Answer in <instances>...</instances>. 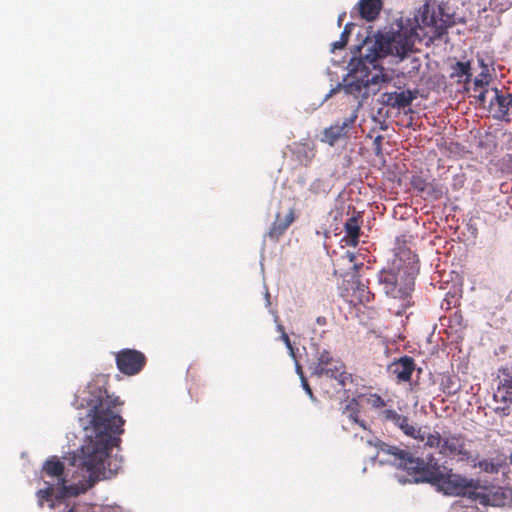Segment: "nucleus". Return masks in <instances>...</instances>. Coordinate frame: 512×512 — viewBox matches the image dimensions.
<instances>
[{"label": "nucleus", "mask_w": 512, "mask_h": 512, "mask_svg": "<svg viewBox=\"0 0 512 512\" xmlns=\"http://www.w3.org/2000/svg\"><path fill=\"white\" fill-rule=\"evenodd\" d=\"M408 261L401 265L402 258L395 259L390 269H383L378 274V283L389 298L398 301L390 307V311L402 316L408 308L414 305L412 292L415 285V258L410 250L403 252Z\"/></svg>", "instance_id": "7ed1b4c3"}, {"label": "nucleus", "mask_w": 512, "mask_h": 512, "mask_svg": "<svg viewBox=\"0 0 512 512\" xmlns=\"http://www.w3.org/2000/svg\"><path fill=\"white\" fill-rule=\"evenodd\" d=\"M68 512H74L73 508L69 509Z\"/></svg>", "instance_id": "ea45409f"}, {"label": "nucleus", "mask_w": 512, "mask_h": 512, "mask_svg": "<svg viewBox=\"0 0 512 512\" xmlns=\"http://www.w3.org/2000/svg\"><path fill=\"white\" fill-rule=\"evenodd\" d=\"M425 446L429 448H436L439 451L442 449L443 437L438 431H434L433 433L425 432Z\"/></svg>", "instance_id": "393cba45"}, {"label": "nucleus", "mask_w": 512, "mask_h": 512, "mask_svg": "<svg viewBox=\"0 0 512 512\" xmlns=\"http://www.w3.org/2000/svg\"><path fill=\"white\" fill-rule=\"evenodd\" d=\"M295 220L294 209H290L289 212L282 218L280 214L276 215L275 221L272 223L269 230V237L272 239H278L282 236L289 226Z\"/></svg>", "instance_id": "dca6fc26"}, {"label": "nucleus", "mask_w": 512, "mask_h": 512, "mask_svg": "<svg viewBox=\"0 0 512 512\" xmlns=\"http://www.w3.org/2000/svg\"><path fill=\"white\" fill-rule=\"evenodd\" d=\"M446 193L447 188L444 185L432 181L427 184L426 190L422 194V197L438 200L442 198Z\"/></svg>", "instance_id": "aec40b11"}, {"label": "nucleus", "mask_w": 512, "mask_h": 512, "mask_svg": "<svg viewBox=\"0 0 512 512\" xmlns=\"http://www.w3.org/2000/svg\"><path fill=\"white\" fill-rule=\"evenodd\" d=\"M344 16H345V14L339 16V18H338V25L339 26H341Z\"/></svg>", "instance_id": "e433bc0d"}, {"label": "nucleus", "mask_w": 512, "mask_h": 512, "mask_svg": "<svg viewBox=\"0 0 512 512\" xmlns=\"http://www.w3.org/2000/svg\"><path fill=\"white\" fill-rule=\"evenodd\" d=\"M359 216L350 217L345 225V232L347 236L356 244L360 235Z\"/></svg>", "instance_id": "5701e85b"}, {"label": "nucleus", "mask_w": 512, "mask_h": 512, "mask_svg": "<svg viewBox=\"0 0 512 512\" xmlns=\"http://www.w3.org/2000/svg\"><path fill=\"white\" fill-rule=\"evenodd\" d=\"M414 63H416V64H417V68L420 66V64H419V60H418V59H414Z\"/></svg>", "instance_id": "4c0bfd02"}, {"label": "nucleus", "mask_w": 512, "mask_h": 512, "mask_svg": "<svg viewBox=\"0 0 512 512\" xmlns=\"http://www.w3.org/2000/svg\"><path fill=\"white\" fill-rule=\"evenodd\" d=\"M410 183L412 188L422 196L429 182L426 181L422 176L414 175L412 176Z\"/></svg>", "instance_id": "cd10ccee"}, {"label": "nucleus", "mask_w": 512, "mask_h": 512, "mask_svg": "<svg viewBox=\"0 0 512 512\" xmlns=\"http://www.w3.org/2000/svg\"><path fill=\"white\" fill-rule=\"evenodd\" d=\"M352 295L361 304L369 303L374 298V295L370 292L369 288L359 281L355 283Z\"/></svg>", "instance_id": "412c9836"}, {"label": "nucleus", "mask_w": 512, "mask_h": 512, "mask_svg": "<svg viewBox=\"0 0 512 512\" xmlns=\"http://www.w3.org/2000/svg\"><path fill=\"white\" fill-rule=\"evenodd\" d=\"M296 372L300 376V379H302V376H304V373H303L301 365L298 362H296Z\"/></svg>", "instance_id": "473e14b6"}, {"label": "nucleus", "mask_w": 512, "mask_h": 512, "mask_svg": "<svg viewBox=\"0 0 512 512\" xmlns=\"http://www.w3.org/2000/svg\"><path fill=\"white\" fill-rule=\"evenodd\" d=\"M416 97V90L386 91L381 94L379 102L384 106L401 109L409 106Z\"/></svg>", "instance_id": "ddd939ff"}, {"label": "nucleus", "mask_w": 512, "mask_h": 512, "mask_svg": "<svg viewBox=\"0 0 512 512\" xmlns=\"http://www.w3.org/2000/svg\"><path fill=\"white\" fill-rule=\"evenodd\" d=\"M118 370L127 375L134 376L142 371L146 365V356L135 349H122L115 354Z\"/></svg>", "instance_id": "9d476101"}, {"label": "nucleus", "mask_w": 512, "mask_h": 512, "mask_svg": "<svg viewBox=\"0 0 512 512\" xmlns=\"http://www.w3.org/2000/svg\"><path fill=\"white\" fill-rule=\"evenodd\" d=\"M402 416V414H399L394 409H385L381 412L382 419L386 422L393 423L395 426L399 421H403Z\"/></svg>", "instance_id": "bb28decb"}, {"label": "nucleus", "mask_w": 512, "mask_h": 512, "mask_svg": "<svg viewBox=\"0 0 512 512\" xmlns=\"http://www.w3.org/2000/svg\"><path fill=\"white\" fill-rule=\"evenodd\" d=\"M499 0H491V6H493L494 9H497L499 7L498 5Z\"/></svg>", "instance_id": "f704fd0d"}, {"label": "nucleus", "mask_w": 512, "mask_h": 512, "mask_svg": "<svg viewBox=\"0 0 512 512\" xmlns=\"http://www.w3.org/2000/svg\"><path fill=\"white\" fill-rule=\"evenodd\" d=\"M415 368V360L405 355L393 361L388 366V371L396 377L398 382H409Z\"/></svg>", "instance_id": "4468645a"}, {"label": "nucleus", "mask_w": 512, "mask_h": 512, "mask_svg": "<svg viewBox=\"0 0 512 512\" xmlns=\"http://www.w3.org/2000/svg\"><path fill=\"white\" fill-rule=\"evenodd\" d=\"M311 374L319 378L325 376L337 381L340 387H345L351 380V375L345 371L344 363L334 358L329 351H317L316 361L309 367Z\"/></svg>", "instance_id": "0eeeda50"}, {"label": "nucleus", "mask_w": 512, "mask_h": 512, "mask_svg": "<svg viewBox=\"0 0 512 512\" xmlns=\"http://www.w3.org/2000/svg\"><path fill=\"white\" fill-rule=\"evenodd\" d=\"M403 421H399L396 427L399 428L406 436L416 440L424 441L425 431L422 428H417L409 423V418L405 415L402 416Z\"/></svg>", "instance_id": "a211bd4d"}, {"label": "nucleus", "mask_w": 512, "mask_h": 512, "mask_svg": "<svg viewBox=\"0 0 512 512\" xmlns=\"http://www.w3.org/2000/svg\"><path fill=\"white\" fill-rule=\"evenodd\" d=\"M343 413L347 414V417L351 422L358 424L363 429H367L366 422L359 419L360 409L359 403L356 399L353 398L347 403Z\"/></svg>", "instance_id": "6ab92c4d"}, {"label": "nucleus", "mask_w": 512, "mask_h": 512, "mask_svg": "<svg viewBox=\"0 0 512 512\" xmlns=\"http://www.w3.org/2000/svg\"><path fill=\"white\" fill-rule=\"evenodd\" d=\"M472 466L475 468H479L481 471L489 474L498 473L500 469L506 464V457L502 454L497 455L495 458L491 459H482L476 461V459H472Z\"/></svg>", "instance_id": "f3484780"}, {"label": "nucleus", "mask_w": 512, "mask_h": 512, "mask_svg": "<svg viewBox=\"0 0 512 512\" xmlns=\"http://www.w3.org/2000/svg\"><path fill=\"white\" fill-rule=\"evenodd\" d=\"M441 387L443 393L446 395H455L459 391V386L456 384L455 380L448 376L441 382Z\"/></svg>", "instance_id": "a878e982"}, {"label": "nucleus", "mask_w": 512, "mask_h": 512, "mask_svg": "<svg viewBox=\"0 0 512 512\" xmlns=\"http://www.w3.org/2000/svg\"><path fill=\"white\" fill-rule=\"evenodd\" d=\"M490 75L487 71V67L484 66V70L475 78L473 82V91L475 94H480L482 91L490 90L486 86L489 84Z\"/></svg>", "instance_id": "b1692460"}, {"label": "nucleus", "mask_w": 512, "mask_h": 512, "mask_svg": "<svg viewBox=\"0 0 512 512\" xmlns=\"http://www.w3.org/2000/svg\"><path fill=\"white\" fill-rule=\"evenodd\" d=\"M301 384H302V387L303 389L305 390V392L309 395V397L311 399H314V395H313V392H312V389L306 379L305 376H302V379H301Z\"/></svg>", "instance_id": "2f4dec72"}, {"label": "nucleus", "mask_w": 512, "mask_h": 512, "mask_svg": "<svg viewBox=\"0 0 512 512\" xmlns=\"http://www.w3.org/2000/svg\"><path fill=\"white\" fill-rule=\"evenodd\" d=\"M510 458H511V461H512V455L510 456Z\"/></svg>", "instance_id": "a19ab883"}, {"label": "nucleus", "mask_w": 512, "mask_h": 512, "mask_svg": "<svg viewBox=\"0 0 512 512\" xmlns=\"http://www.w3.org/2000/svg\"><path fill=\"white\" fill-rule=\"evenodd\" d=\"M347 257L349 258L350 262H353L355 260V256L353 253L347 252Z\"/></svg>", "instance_id": "c9c22d12"}, {"label": "nucleus", "mask_w": 512, "mask_h": 512, "mask_svg": "<svg viewBox=\"0 0 512 512\" xmlns=\"http://www.w3.org/2000/svg\"><path fill=\"white\" fill-rule=\"evenodd\" d=\"M317 321H318V323H322L321 318H318Z\"/></svg>", "instance_id": "58836bf2"}, {"label": "nucleus", "mask_w": 512, "mask_h": 512, "mask_svg": "<svg viewBox=\"0 0 512 512\" xmlns=\"http://www.w3.org/2000/svg\"><path fill=\"white\" fill-rule=\"evenodd\" d=\"M64 469V463L57 456H52L44 462L41 470L42 477H50L55 482H46L47 487L37 492L38 502L41 507H43L44 502H47V507L54 509L57 502L79 494L77 487L66 486Z\"/></svg>", "instance_id": "20e7f679"}, {"label": "nucleus", "mask_w": 512, "mask_h": 512, "mask_svg": "<svg viewBox=\"0 0 512 512\" xmlns=\"http://www.w3.org/2000/svg\"><path fill=\"white\" fill-rule=\"evenodd\" d=\"M378 453L393 456V464L404 469L416 482H428L429 474H434L437 464L429 465L422 458L415 457L409 451L378 441L375 445Z\"/></svg>", "instance_id": "39448f33"}, {"label": "nucleus", "mask_w": 512, "mask_h": 512, "mask_svg": "<svg viewBox=\"0 0 512 512\" xmlns=\"http://www.w3.org/2000/svg\"><path fill=\"white\" fill-rule=\"evenodd\" d=\"M366 402L368 405L375 409L383 408L386 406L385 400L376 393L369 394L366 398Z\"/></svg>", "instance_id": "c756f323"}, {"label": "nucleus", "mask_w": 512, "mask_h": 512, "mask_svg": "<svg viewBox=\"0 0 512 512\" xmlns=\"http://www.w3.org/2000/svg\"><path fill=\"white\" fill-rule=\"evenodd\" d=\"M499 7L497 8L499 11H505L508 8V5H503L502 1L498 3Z\"/></svg>", "instance_id": "72a5a7b5"}, {"label": "nucleus", "mask_w": 512, "mask_h": 512, "mask_svg": "<svg viewBox=\"0 0 512 512\" xmlns=\"http://www.w3.org/2000/svg\"><path fill=\"white\" fill-rule=\"evenodd\" d=\"M452 69H453V72L451 75L452 77H454V76L465 77L464 83L467 85L470 84L472 74H471V65H470L469 61H467V62L458 61L452 67Z\"/></svg>", "instance_id": "4be33fe9"}, {"label": "nucleus", "mask_w": 512, "mask_h": 512, "mask_svg": "<svg viewBox=\"0 0 512 512\" xmlns=\"http://www.w3.org/2000/svg\"><path fill=\"white\" fill-rule=\"evenodd\" d=\"M383 8L382 0H359L358 10L361 18L371 22L377 19Z\"/></svg>", "instance_id": "2eb2a0df"}, {"label": "nucleus", "mask_w": 512, "mask_h": 512, "mask_svg": "<svg viewBox=\"0 0 512 512\" xmlns=\"http://www.w3.org/2000/svg\"><path fill=\"white\" fill-rule=\"evenodd\" d=\"M83 396L76 400L77 408L88 409L87 416L94 435L87 437L85 443L74 456V461L81 471L86 472L93 484L101 476L106 477L105 461L113 447L118 446L120 435L124 432L125 420L118 407L123 402L118 396L110 395L106 388L97 383H89Z\"/></svg>", "instance_id": "f257e3e1"}, {"label": "nucleus", "mask_w": 512, "mask_h": 512, "mask_svg": "<svg viewBox=\"0 0 512 512\" xmlns=\"http://www.w3.org/2000/svg\"><path fill=\"white\" fill-rule=\"evenodd\" d=\"M440 454L447 458H457L459 461L471 460V452L467 448V439L461 433L444 435Z\"/></svg>", "instance_id": "9b49d317"}, {"label": "nucleus", "mask_w": 512, "mask_h": 512, "mask_svg": "<svg viewBox=\"0 0 512 512\" xmlns=\"http://www.w3.org/2000/svg\"><path fill=\"white\" fill-rule=\"evenodd\" d=\"M278 330L281 332V340L285 343L286 347L290 350V354L294 357V348L288 334L284 330V327L282 325H278Z\"/></svg>", "instance_id": "7c9ffc66"}, {"label": "nucleus", "mask_w": 512, "mask_h": 512, "mask_svg": "<svg viewBox=\"0 0 512 512\" xmlns=\"http://www.w3.org/2000/svg\"><path fill=\"white\" fill-rule=\"evenodd\" d=\"M474 97L484 105L489 98V110L494 119L509 122V110L512 107V94L503 93L498 88L482 91L474 94Z\"/></svg>", "instance_id": "6e6552de"}, {"label": "nucleus", "mask_w": 512, "mask_h": 512, "mask_svg": "<svg viewBox=\"0 0 512 512\" xmlns=\"http://www.w3.org/2000/svg\"><path fill=\"white\" fill-rule=\"evenodd\" d=\"M428 483H431L446 495L464 496L470 500V492L476 488V481L455 474L451 469L437 465L434 474H429Z\"/></svg>", "instance_id": "423d86ee"}, {"label": "nucleus", "mask_w": 512, "mask_h": 512, "mask_svg": "<svg viewBox=\"0 0 512 512\" xmlns=\"http://www.w3.org/2000/svg\"><path fill=\"white\" fill-rule=\"evenodd\" d=\"M356 119L357 111L355 110L350 117L345 118L341 123L337 122L325 128L322 133V142L334 146L339 140L347 138Z\"/></svg>", "instance_id": "f8f14e48"}, {"label": "nucleus", "mask_w": 512, "mask_h": 512, "mask_svg": "<svg viewBox=\"0 0 512 512\" xmlns=\"http://www.w3.org/2000/svg\"><path fill=\"white\" fill-rule=\"evenodd\" d=\"M414 46V36L405 32H397L391 36H382L377 40L371 53L359 58L356 63L352 61L347 78L344 80V90L346 94L352 95L359 103L367 99L370 95L376 94L380 90L379 83L388 82V78L378 71L372 73L370 66L376 69L377 61L386 55L405 57L412 51Z\"/></svg>", "instance_id": "f03ea898"}, {"label": "nucleus", "mask_w": 512, "mask_h": 512, "mask_svg": "<svg viewBox=\"0 0 512 512\" xmlns=\"http://www.w3.org/2000/svg\"><path fill=\"white\" fill-rule=\"evenodd\" d=\"M351 26H352L351 23H348L345 25L344 30L341 33L340 40L333 43V50L342 49L346 46V44L349 40Z\"/></svg>", "instance_id": "c85d7f7f"}, {"label": "nucleus", "mask_w": 512, "mask_h": 512, "mask_svg": "<svg viewBox=\"0 0 512 512\" xmlns=\"http://www.w3.org/2000/svg\"><path fill=\"white\" fill-rule=\"evenodd\" d=\"M470 501L483 507H504L510 501V494L502 487L480 488L476 481V488L470 492Z\"/></svg>", "instance_id": "1a4fd4ad"}]
</instances>
